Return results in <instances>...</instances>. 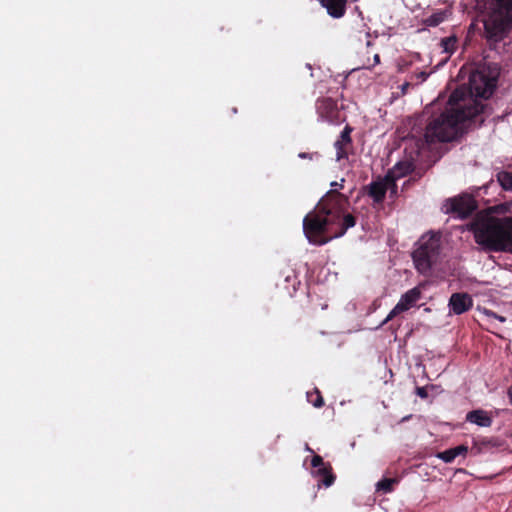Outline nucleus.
Wrapping results in <instances>:
<instances>
[{
    "mask_svg": "<svg viewBox=\"0 0 512 512\" xmlns=\"http://www.w3.org/2000/svg\"><path fill=\"white\" fill-rule=\"evenodd\" d=\"M497 77L485 68L477 69L469 77V95L463 89L454 90L449 96L446 108L429 117L423 137L418 140L419 148L437 142H450L459 132V125L480 115L484 105L475 97L487 99L496 87Z\"/></svg>",
    "mask_w": 512,
    "mask_h": 512,
    "instance_id": "f257e3e1",
    "label": "nucleus"
},
{
    "mask_svg": "<svg viewBox=\"0 0 512 512\" xmlns=\"http://www.w3.org/2000/svg\"><path fill=\"white\" fill-rule=\"evenodd\" d=\"M349 206L348 196L329 190L303 219V232L308 241L321 246L354 227L356 217L348 213Z\"/></svg>",
    "mask_w": 512,
    "mask_h": 512,
    "instance_id": "f03ea898",
    "label": "nucleus"
},
{
    "mask_svg": "<svg viewBox=\"0 0 512 512\" xmlns=\"http://www.w3.org/2000/svg\"><path fill=\"white\" fill-rule=\"evenodd\" d=\"M469 229L475 242L485 251H506L512 245V216H477Z\"/></svg>",
    "mask_w": 512,
    "mask_h": 512,
    "instance_id": "7ed1b4c3",
    "label": "nucleus"
},
{
    "mask_svg": "<svg viewBox=\"0 0 512 512\" xmlns=\"http://www.w3.org/2000/svg\"><path fill=\"white\" fill-rule=\"evenodd\" d=\"M512 29V0H488L484 35L490 48L508 37Z\"/></svg>",
    "mask_w": 512,
    "mask_h": 512,
    "instance_id": "20e7f679",
    "label": "nucleus"
},
{
    "mask_svg": "<svg viewBox=\"0 0 512 512\" xmlns=\"http://www.w3.org/2000/svg\"><path fill=\"white\" fill-rule=\"evenodd\" d=\"M418 247L412 253L415 268L421 274H428L432 266L438 261L441 252V235L429 233L423 235Z\"/></svg>",
    "mask_w": 512,
    "mask_h": 512,
    "instance_id": "39448f33",
    "label": "nucleus"
},
{
    "mask_svg": "<svg viewBox=\"0 0 512 512\" xmlns=\"http://www.w3.org/2000/svg\"><path fill=\"white\" fill-rule=\"evenodd\" d=\"M316 112L320 119L328 123H339L340 110L337 101L331 97H319L315 102Z\"/></svg>",
    "mask_w": 512,
    "mask_h": 512,
    "instance_id": "423d86ee",
    "label": "nucleus"
},
{
    "mask_svg": "<svg viewBox=\"0 0 512 512\" xmlns=\"http://www.w3.org/2000/svg\"><path fill=\"white\" fill-rule=\"evenodd\" d=\"M421 298V290L419 287H414L410 290H408L406 293H404L399 302L394 306V308L389 312L386 319L383 323H387L388 321L392 320L397 315L409 310L410 308L414 307L416 303Z\"/></svg>",
    "mask_w": 512,
    "mask_h": 512,
    "instance_id": "0eeeda50",
    "label": "nucleus"
},
{
    "mask_svg": "<svg viewBox=\"0 0 512 512\" xmlns=\"http://www.w3.org/2000/svg\"><path fill=\"white\" fill-rule=\"evenodd\" d=\"M477 208L475 200L471 196H460L450 200L448 212L456 214L459 218H468Z\"/></svg>",
    "mask_w": 512,
    "mask_h": 512,
    "instance_id": "6e6552de",
    "label": "nucleus"
},
{
    "mask_svg": "<svg viewBox=\"0 0 512 512\" xmlns=\"http://www.w3.org/2000/svg\"><path fill=\"white\" fill-rule=\"evenodd\" d=\"M473 298L466 292L453 293L448 302L449 314L461 315L473 307Z\"/></svg>",
    "mask_w": 512,
    "mask_h": 512,
    "instance_id": "1a4fd4ad",
    "label": "nucleus"
},
{
    "mask_svg": "<svg viewBox=\"0 0 512 512\" xmlns=\"http://www.w3.org/2000/svg\"><path fill=\"white\" fill-rule=\"evenodd\" d=\"M352 131L353 128L349 125H346L340 133L339 138L334 143V147L336 149V159L338 161L348 159L349 151L352 149Z\"/></svg>",
    "mask_w": 512,
    "mask_h": 512,
    "instance_id": "9d476101",
    "label": "nucleus"
},
{
    "mask_svg": "<svg viewBox=\"0 0 512 512\" xmlns=\"http://www.w3.org/2000/svg\"><path fill=\"white\" fill-rule=\"evenodd\" d=\"M503 446L504 441L497 437H482L474 439L470 452L472 455L476 456L490 452L495 448H501Z\"/></svg>",
    "mask_w": 512,
    "mask_h": 512,
    "instance_id": "9b49d317",
    "label": "nucleus"
},
{
    "mask_svg": "<svg viewBox=\"0 0 512 512\" xmlns=\"http://www.w3.org/2000/svg\"><path fill=\"white\" fill-rule=\"evenodd\" d=\"M332 18H341L346 13L347 0H318Z\"/></svg>",
    "mask_w": 512,
    "mask_h": 512,
    "instance_id": "f8f14e48",
    "label": "nucleus"
},
{
    "mask_svg": "<svg viewBox=\"0 0 512 512\" xmlns=\"http://www.w3.org/2000/svg\"><path fill=\"white\" fill-rule=\"evenodd\" d=\"M466 421L480 427H490L493 423V419L490 414L482 409H476L468 412L466 415Z\"/></svg>",
    "mask_w": 512,
    "mask_h": 512,
    "instance_id": "ddd939ff",
    "label": "nucleus"
},
{
    "mask_svg": "<svg viewBox=\"0 0 512 512\" xmlns=\"http://www.w3.org/2000/svg\"><path fill=\"white\" fill-rule=\"evenodd\" d=\"M386 192L387 185L382 181H374L367 186V194L375 203H382L385 199Z\"/></svg>",
    "mask_w": 512,
    "mask_h": 512,
    "instance_id": "4468645a",
    "label": "nucleus"
},
{
    "mask_svg": "<svg viewBox=\"0 0 512 512\" xmlns=\"http://www.w3.org/2000/svg\"><path fill=\"white\" fill-rule=\"evenodd\" d=\"M314 475L319 478V484H323L325 487H330L336 479L330 463H327L323 467L317 468L314 471Z\"/></svg>",
    "mask_w": 512,
    "mask_h": 512,
    "instance_id": "2eb2a0df",
    "label": "nucleus"
},
{
    "mask_svg": "<svg viewBox=\"0 0 512 512\" xmlns=\"http://www.w3.org/2000/svg\"><path fill=\"white\" fill-rule=\"evenodd\" d=\"M468 452V447L465 445H459L445 451L439 452L437 457L443 460L445 463H451L454 459L460 455H465Z\"/></svg>",
    "mask_w": 512,
    "mask_h": 512,
    "instance_id": "dca6fc26",
    "label": "nucleus"
},
{
    "mask_svg": "<svg viewBox=\"0 0 512 512\" xmlns=\"http://www.w3.org/2000/svg\"><path fill=\"white\" fill-rule=\"evenodd\" d=\"M458 39L455 35H451L441 39L440 45L443 51L449 55L453 54L457 48Z\"/></svg>",
    "mask_w": 512,
    "mask_h": 512,
    "instance_id": "f3484780",
    "label": "nucleus"
},
{
    "mask_svg": "<svg viewBox=\"0 0 512 512\" xmlns=\"http://www.w3.org/2000/svg\"><path fill=\"white\" fill-rule=\"evenodd\" d=\"M497 181L500 186L506 190H512V172L510 171H500L496 175Z\"/></svg>",
    "mask_w": 512,
    "mask_h": 512,
    "instance_id": "a211bd4d",
    "label": "nucleus"
},
{
    "mask_svg": "<svg viewBox=\"0 0 512 512\" xmlns=\"http://www.w3.org/2000/svg\"><path fill=\"white\" fill-rule=\"evenodd\" d=\"M411 170L412 167L410 163L399 162L393 167L391 174L394 178H401L409 174Z\"/></svg>",
    "mask_w": 512,
    "mask_h": 512,
    "instance_id": "6ab92c4d",
    "label": "nucleus"
},
{
    "mask_svg": "<svg viewBox=\"0 0 512 512\" xmlns=\"http://www.w3.org/2000/svg\"><path fill=\"white\" fill-rule=\"evenodd\" d=\"M307 401L316 408L324 406V399L318 388H314L312 391L307 392Z\"/></svg>",
    "mask_w": 512,
    "mask_h": 512,
    "instance_id": "aec40b11",
    "label": "nucleus"
},
{
    "mask_svg": "<svg viewBox=\"0 0 512 512\" xmlns=\"http://www.w3.org/2000/svg\"><path fill=\"white\" fill-rule=\"evenodd\" d=\"M397 483V480L396 479H393V478H384L382 480H380L376 487H377V491H382L384 493H390L392 492L393 490V486L394 484Z\"/></svg>",
    "mask_w": 512,
    "mask_h": 512,
    "instance_id": "412c9836",
    "label": "nucleus"
},
{
    "mask_svg": "<svg viewBox=\"0 0 512 512\" xmlns=\"http://www.w3.org/2000/svg\"><path fill=\"white\" fill-rule=\"evenodd\" d=\"M285 282L291 284L293 292L297 290V285L300 284L295 271L291 269L288 270L287 274L285 275Z\"/></svg>",
    "mask_w": 512,
    "mask_h": 512,
    "instance_id": "4be33fe9",
    "label": "nucleus"
},
{
    "mask_svg": "<svg viewBox=\"0 0 512 512\" xmlns=\"http://www.w3.org/2000/svg\"><path fill=\"white\" fill-rule=\"evenodd\" d=\"M443 20H444V15L442 13H436V14H433L430 17H428L425 22L428 26L435 27V26H438L440 23H442Z\"/></svg>",
    "mask_w": 512,
    "mask_h": 512,
    "instance_id": "5701e85b",
    "label": "nucleus"
},
{
    "mask_svg": "<svg viewBox=\"0 0 512 512\" xmlns=\"http://www.w3.org/2000/svg\"><path fill=\"white\" fill-rule=\"evenodd\" d=\"M327 463L324 462L323 458L320 455H314L311 460V465L313 468L317 469L325 466Z\"/></svg>",
    "mask_w": 512,
    "mask_h": 512,
    "instance_id": "b1692460",
    "label": "nucleus"
},
{
    "mask_svg": "<svg viewBox=\"0 0 512 512\" xmlns=\"http://www.w3.org/2000/svg\"><path fill=\"white\" fill-rule=\"evenodd\" d=\"M344 183H345V179L344 178H342L340 180V182L333 181L330 184V186H331L330 190L335 189L337 192H339L338 189H343L344 188Z\"/></svg>",
    "mask_w": 512,
    "mask_h": 512,
    "instance_id": "393cba45",
    "label": "nucleus"
},
{
    "mask_svg": "<svg viewBox=\"0 0 512 512\" xmlns=\"http://www.w3.org/2000/svg\"><path fill=\"white\" fill-rule=\"evenodd\" d=\"M485 314L488 316V317H492L494 319H497L499 320L500 322H505L506 321V318L504 316H500L498 314H496L495 312L493 311H490V310H485Z\"/></svg>",
    "mask_w": 512,
    "mask_h": 512,
    "instance_id": "a878e982",
    "label": "nucleus"
},
{
    "mask_svg": "<svg viewBox=\"0 0 512 512\" xmlns=\"http://www.w3.org/2000/svg\"><path fill=\"white\" fill-rule=\"evenodd\" d=\"M416 394L420 397V398H427L428 397V393H427V390L425 387H417L416 388Z\"/></svg>",
    "mask_w": 512,
    "mask_h": 512,
    "instance_id": "bb28decb",
    "label": "nucleus"
},
{
    "mask_svg": "<svg viewBox=\"0 0 512 512\" xmlns=\"http://www.w3.org/2000/svg\"><path fill=\"white\" fill-rule=\"evenodd\" d=\"M379 63H380V56H379V54H375L374 57H373V64L366 66V68H370V67L375 66V65H377Z\"/></svg>",
    "mask_w": 512,
    "mask_h": 512,
    "instance_id": "cd10ccee",
    "label": "nucleus"
},
{
    "mask_svg": "<svg viewBox=\"0 0 512 512\" xmlns=\"http://www.w3.org/2000/svg\"><path fill=\"white\" fill-rule=\"evenodd\" d=\"M507 395L509 398V402L512 405V385L508 388Z\"/></svg>",
    "mask_w": 512,
    "mask_h": 512,
    "instance_id": "c85d7f7f",
    "label": "nucleus"
},
{
    "mask_svg": "<svg viewBox=\"0 0 512 512\" xmlns=\"http://www.w3.org/2000/svg\"><path fill=\"white\" fill-rule=\"evenodd\" d=\"M299 157H301V158H307V157H308V154H307V153H300V154H299Z\"/></svg>",
    "mask_w": 512,
    "mask_h": 512,
    "instance_id": "c756f323",
    "label": "nucleus"
},
{
    "mask_svg": "<svg viewBox=\"0 0 512 512\" xmlns=\"http://www.w3.org/2000/svg\"><path fill=\"white\" fill-rule=\"evenodd\" d=\"M420 75H421V77L423 78V80H424V79H426V77H427V74H426L425 72H421V74H420Z\"/></svg>",
    "mask_w": 512,
    "mask_h": 512,
    "instance_id": "7c9ffc66",
    "label": "nucleus"
}]
</instances>
